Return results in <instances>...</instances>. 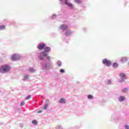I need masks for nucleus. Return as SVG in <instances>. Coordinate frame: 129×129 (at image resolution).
I'll list each match as a JSON object with an SVG mask.
<instances>
[{
	"instance_id": "11",
	"label": "nucleus",
	"mask_w": 129,
	"mask_h": 129,
	"mask_svg": "<svg viewBox=\"0 0 129 129\" xmlns=\"http://www.w3.org/2000/svg\"><path fill=\"white\" fill-rule=\"evenodd\" d=\"M59 103H66V101H65V99L62 98L59 101Z\"/></svg>"
},
{
	"instance_id": "3",
	"label": "nucleus",
	"mask_w": 129,
	"mask_h": 129,
	"mask_svg": "<svg viewBox=\"0 0 129 129\" xmlns=\"http://www.w3.org/2000/svg\"><path fill=\"white\" fill-rule=\"evenodd\" d=\"M102 62L103 63L105 64L106 66L109 67L111 65V62L110 60H108V59H104L102 60Z\"/></svg>"
},
{
	"instance_id": "5",
	"label": "nucleus",
	"mask_w": 129,
	"mask_h": 129,
	"mask_svg": "<svg viewBox=\"0 0 129 129\" xmlns=\"http://www.w3.org/2000/svg\"><path fill=\"white\" fill-rule=\"evenodd\" d=\"M19 58L20 56L18 55L14 54L11 57V60L12 61H17V60H19Z\"/></svg>"
},
{
	"instance_id": "25",
	"label": "nucleus",
	"mask_w": 129,
	"mask_h": 129,
	"mask_svg": "<svg viewBox=\"0 0 129 129\" xmlns=\"http://www.w3.org/2000/svg\"><path fill=\"white\" fill-rule=\"evenodd\" d=\"M21 106H24V105H25V102H22L21 103Z\"/></svg>"
},
{
	"instance_id": "24",
	"label": "nucleus",
	"mask_w": 129,
	"mask_h": 129,
	"mask_svg": "<svg viewBox=\"0 0 129 129\" xmlns=\"http://www.w3.org/2000/svg\"><path fill=\"white\" fill-rule=\"evenodd\" d=\"M60 72H61V73H64V72H65V71L63 69H60Z\"/></svg>"
},
{
	"instance_id": "19",
	"label": "nucleus",
	"mask_w": 129,
	"mask_h": 129,
	"mask_svg": "<svg viewBox=\"0 0 129 129\" xmlns=\"http://www.w3.org/2000/svg\"><path fill=\"white\" fill-rule=\"evenodd\" d=\"M32 123L33 124H37V123H38V122L36 120H33L32 121Z\"/></svg>"
},
{
	"instance_id": "29",
	"label": "nucleus",
	"mask_w": 129,
	"mask_h": 129,
	"mask_svg": "<svg viewBox=\"0 0 129 129\" xmlns=\"http://www.w3.org/2000/svg\"><path fill=\"white\" fill-rule=\"evenodd\" d=\"M126 128L129 129V126L128 125H126Z\"/></svg>"
},
{
	"instance_id": "2",
	"label": "nucleus",
	"mask_w": 129,
	"mask_h": 129,
	"mask_svg": "<svg viewBox=\"0 0 129 129\" xmlns=\"http://www.w3.org/2000/svg\"><path fill=\"white\" fill-rule=\"evenodd\" d=\"M42 56L46 57L47 59H50V56H48V53L46 51H43L40 53V56L39 57L40 60H44V57H42Z\"/></svg>"
},
{
	"instance_id": "18",
	"label": "nucleus",
	"mask_w": 129,
	"mask_h": 129,
	"mask_svg": "<svg viewBox=\"0 0 129 129\" xmlns=\"http://www.w3.org/2000/svg\"><path fill=\"white\" fill-rule=\"evenodd\" d=\"M47 107H48V103L45 104V106L43 107V109L46 110V109H47Z\"/></svg>"
},
{
	"instance_id": "17",
	"label": "nucleus",
	"mask_w": 129,
	"mask_h": 129,
	"mask_svg": "<svg viewBox=\"0 0 129 129\" xmlns=\"http://www.w3.org/2000/svg\"><path fill=\"white\" fill-rule=\"evenodd\" d=\"M31 98H32V96L29 95L26 98V100H29V99H31Z\"/></svg>"
},
{
	"instance_id": "27",
	"label": "nucleus",
	"mask_w": 129,
	"mask_h": 129,
	"mask_svg": "<svg viewBox=\"0 0 129 129\" xmlns=\"http://www.w3.org/2000/svg\"><path fill=\"white\" fill-rule=\"evenodd\" d=\"M111 83V81L110 80L108 81V84H110Z\"/></svg>"
},
{
	"instance_id": "14",
	"label": "nucleus",
	"mask_w": 129,
	"mask_h": 129,
	"mask_svg": "<svg viewBox=\"0 0 129 129\" xmlns=\"http://www.w3.org/2000/svg\"><path fill=\"white\" fill-rule=\"evenodd\" d=\"M122 92H123L124 93H125L126 92H127V91H128V89L125 88H124L122 90Z\"/></svg>"
},
{
	"instance_id": "12",
	"label": "nucleus",
	"mask_w": 129,
	"mask_h": 129,
	"mask_svg": "<svg viewBox=\"0 0 129 129\" xmlns=\"http://www.w3.org/2000/svg\"><path fill=\"white\" fill-rule=\"evenodd\" d=\"M124 100V96H121L119 98V101H123Z\"/></svg>"
},
{
	"instance_id": "23",
	"label": "nucleus",
	"mask_w": 129,
	"mask_h": 129,
	"mask_svg": "<svg viewBox=\"0 0 129 129\" xmlns=\"http://www.w3.org/2000/svg\"><path fill=\"white\" fill-rule=\"evenodd\" d=\"M29 70L30 72H35V70H33L32 68H29Z\"/></svg>"
},
{
	"instance_id": "15",
	"label": "nucleus",
	"mask_w": 129,
	"mask_h": 129,
	"mask_svg": "<svg viewBox=\"0 0 129 129\" xmlns=\"http://www.w3.org/2000/svg\"><path fill=\"white\" fill-rule=\"evenodd\" d=\"M66 36H69V35H71V31H68L65 33Z\"/></svg>"
},
{
	"instance_id": "9",
	"label": "nucleus",
	"mask_w": 129,
	"mask_h": 129,
	"mask_svg": "<svg viewBox=\"0 0 129 129\" xmlns=\"http://www.w3.org/2000/svg\"><path fill=\"white\" fill-rule=\"evenodd\" d=\"M65 3L66 5H67L68 6V7H70L71 8H72V7H73V5H72V4L68 3V0H66Z\"/></svg>"
},
{
	"instance_id": "1",
	"label": "nucleus",
	"mask_w": 129,
	"mask_h": 129,
	"mask_svg": "<svg viewBox=\"0 0 129 129\" xmlns=\"http://www.w3.org/2000/svg\"><path fill=\"white\" fill-rule=\"evenodd\" d=\"M9 70H11V68L8 64H5L0 67L1 73H7V72H9Z\"/></svg>"
},
{
	"instance_id": "26",
	"label": "nucleus",
	"mask_w": 129,
	"mask_h": 129,
	"mask_svg": "<svg viewBox=\"0 0 129 129\" xmlns=\"http://www.w3.org/2000/svg\"><path fill=\"white\" fill-rule=\"evenodd\" d=\"M37 112L38 113H41V112H43V110H39Z\"/></svg>"
},
{
	"instance_id": "20",
	"label": "nucleus",
	"mask_w": 129,
	"mask_h": 129,
	"mask_svg": "<svg viewBox=\"0 0 129 129\" xmlns=\"http://www.w3.org/2000/svg\"><path fill=\"white\" fill-rule=\"evenodd\" d=\"M57 65L58 66H59V67L62 66V62H61V61H58L57 62Z\"/></svg>"
},
{
	"instance_id": "10",
	"label": "nucleus",
	"mask_w": 129,
	"mask_h": 129,
	"mask_svg": "<svg viewBox=\"0 0 129 129\" xmlns=\"http://www.w3.org/2000/svg\"><path fill=\"white\" fill-rule=\"evenodd\" d=\"M127 61V59H126V57H122L121 59V63H125Z\"/></svg>"
},
{
	"instance_id": "7",
	"label": "nucleus",
	"mask_w": 129,
	"mask_h": 129,
	"mask_svg": "<svg viewBox=\"0 0 129 129\" xmlns=\"http://www.w3.org/2000/svg\"><path fill=\"white\" fill-rule=\"evenodd\" d=\"M60 29H61V30H67V29H68V26L66 25H60Z\"/></svg>"
},
{
	"instance_id": "28",
	"label": "nucleus",
	"mask_w": 129,
	"mask_h": 129,
	"mask_svg": "<svg viewBox=\"0 0 129 129\" xmlns=\"http://www.w3.org/2000/svg\"><path fill=\"white\" fill-rule=\"evenodd\" d=\"M24 78H25V79H27V78H28V76H24Z\"/></svg>"
},
{
	"instance_id": "6",
	"label": "nucleus",
	"mask_w": 129,
	"mask_h": 129,
	"mask_svg": "<svg viewBox=\"0 0 129 129\" xmlns=\"http://www.w3.org/2000/svg\"><path fill=\"white\" fill-rule=\"evenodd\" d=\"M37 48L39 50H43L45 48V44L44 43H40L38 44Z\"/></svg>"
},
{
	"instance_id": "4",
	"label": "nucleus",
	"mask_w": 129,
	"mask_h": 129,
	"mask_svg": "<svg viewBox=\"0 0 129 129\" xmlns=\"http://www.w3.org/2000/svg\"><path fill=\"white\" fill-rule=\"evenodd\" d=\"M119 77L121 79V80H119V82H123V81H124V79H126V76H125V74L123 73L120 74Z\"/></svg>"
},
{
	"instance_id": "8",
	"label": "nucleus",
	"mask_w": 129,
	"mask_h": 129,
	"mask_svg": "<svg viewBox=\"0 0 129 129\" xmlns=\"http://www.w3.org/2000/svg\"><path fill=\"white\" fill-rule=\"evenodd\" d=\"M44 52H46L47 53L51 51V48L49 47H44Z\"/></svg>"
},
{
	"instance_id": "21",
	"label": "nucleus",
	"mask_w": 129,
	"mask_h": 129,
	"mask_svg": "<svg viewBox=\"0 0 129 129\" xmlns=\"http://www.w3.org/2000/svg\"><path fill=\"white\" fill-rule=\"evenodd\" d=\"M75 3L77 4H80L81 3V0H75Z\"/></svg>"
},
{
	"instance_id": "13",
	"label": "nucleus",
	"mask_w": 129,
	"mask_h": 129,
	"mask_svg": "<svg viewBox=\"0 0 129 129\" xmlns=\"http://www.w3.org/2000/svg\"><path fill=\"white\" fill-rule=\"evenodd\" d=\"M112 67H114V68H116L118 67V64L116 62H114Z\"/></svg>"
},
{
	"instance_id": "16",
	"label": "nucleus",
	"mask_w": 129,
	"mask_h": 129,
	"mask_svg": "<svg viewBox=\"0 0 129 129\" xmlns=\"http://www.w3.org/2000/svg\"><path fill=\"white\" fill-rule=\"evenodd\" d=\"M6 29V26L5 25L0 26V31L2 30H5Z\"/></svg>"
},
{
	"instance_id": "22",
	"label": "nucleus",
	"mask_w": 129,
	"mask_h": 129,
	"mask_svg": "<svg viewBox=\"0 0 129 129\" xmlns=\"http://www.w3.org/2000/svg\"><path fill=\"white\" fill-rule=\"evenodd\" d=\"M88 98L89 99H92V98H93V97L92 96V95H89L88 96Z\"/></svg>"
}]
</instances>
